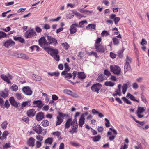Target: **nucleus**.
<instances>
[{
    "label": "nucleus",
    "instance_id": "18",
    "mask_svg": "<svg viewBox=\"0 0 149 149\" xmlns=\"http://www.w3.org/2000/svg\"><path fill=\"white\" fill-rule=\"evenodd\" d=\"M35 113L36 111L33 109L29 110L27 112V115L29 117H33L35 115Z\"/></svg>",
    "mask_w": 149,
    "mask_h": 149
},
{
    "label": "nucleus",
    "instance_id": "49",
    "mask_svg": "<svg viewBox=\"0 0 149 149\" xmlns=\"http://www.w3.org/2000/svg\"><path fill=\"white\" fill-rule=\"evenodd\" d=\"M109 35V32L108 31L104 30L102 31L101 34V36H107Z\"/></svg>",
    "mask_w": 149,
    "mask_h": 149
},
{
    "label": "nucleus",
    "instance_id": "27",
    "mask_svg": "<svg viewBox=\"0 0 149 149\" xmlns=\"http://www.w3.org/2000/svg\"><path fill=\"white\" fill-rule=\"evenodd\" d=\"M107 77H105L104 74H101L98 76L97 80L100 82H102L104 80L107 79Z\"/></svg>",
    "mask_w": 149,
    "mask_h": 149
},
{
    "label": "nucleus",
    "instance_id": "51",
    "mask_svg": "<svg viewBox=\"0 0 149 149\" xmlns=\"http://www.w3.org/2000/svg\"><path fill=\"white\" fill-rule=\"evenodd\" d=\"M137 146H134L135 149H143L142 146L140 143L137 142Z\"/></svg>",
    "mask_w": 149,
    "mask_h": 149
},
{
    "label": "nucleus",
    "instance_id": "21",
    "mask_svg": "<svg viewBox=\"0 0 149 149\" xmlns=\"http://www.w3.org/2000/svg\"><path fill=\"white\" fill-rule=\"evenodd\" d=\"M53 141V139L52 138L48 137L45 141L44 143L45 144L51 145L52 144Z\"/></svg>",
    "mask_w": 149,
    "mask_h": 149
},
{
    "label": "nucleus",
    "instance_id": "41",
    "mask_svg": "<svg viewBox=\"0 0 149 149\" xmlns=\"http://www.w3.org/2000/svg\"><path fill=\"white\" fill-rule=\"evenodd\" d=\"M8 124V123L7 121H5L1 124V127L3 129H5L6 128Z\"/></svg>",
    "mask_w": 149,
    "mask_h": 149
},
{
    "label": "nucleus",
    "instance_id": "42",
    "mask_svg": "<svg viewBox=\"0 0 149 149\" xmlns=\"http://www.w3.org/2000/svg\"><path fill=\"white\" fill-rule=\"evenodd\" d=\"M112 41L114 45H118L119 43V40L116 37L113 38Z\"/></svg>",
    "mask_w": 149,
    "mask_h": 149
},
{
    "label": "nucleus",
    "instance_id": "24",
    "mask_svg": "<svg viewBox=\"0 0 149 149\" xmlns=\"http://www.w3.org/2000/svg\"><path fill=\"white\" fill-rule=\"evenodd\" d=\"M85 118L82 116H81L79 120V125L80 127H82L85 123Z\"/></svg>",
    "mask_w": 149,
    "mask_h": 149
},
{
    "label": "nucleus",
    "instance_id": "64",
    "mask_svg": "<svg viewBox=\"0 0 149 149\" xmlns=\"http://www.w3.org/2000/svg\"><path fill=\"white\" fill-rule=\"evenodd\" d=\"M106 75L107 76H109L111 75V74L110 72L107 70H105L104 71V75Z\"/></svg>",
    "mask_w": 149,
    "mask_h": 149
},
{
    "label": "nucleus",
    "instance_id": "2",
    "mask_svg": "<svg viewBox=\"0 0 149 149\" xmlns=\"http://www.w3.org/2000/svg\"><path fill=\"white\" fill-rule=\"evenodd\" d=\"M37 35L36 32L33 29L27 30L25 33L24 36L26 38H36Z\"/></svg>",
    "mask_w": 149,
    "mask_h": 149
},
{
    "label": "nucleus",
    "instance_id": "7",
    "mask_svg": "<svg viewBox=\"0 0 149 149\" xmlns=\"http://www.w3.org/2000/svg\"><path fill=\"white\" fill-rule=\"evenodd\" d=\"M47 40L48 41L49 46L51 44L56 46L58 44L57 40L55 38L52 36H47Z\"/></svg>",
    "mask_w": 149,
    "mask_h": 149
},
{
    "label": "nucleus",
    "instance_id": "20",
    "mask_svg": "<svg viewBox=\"0 0 149 149\" xmlns=\"http://www.w3.org/2000/svg\"><path fill=\"white\" fill-rule=\"evenodd\" d=\"M129 82H127V83L124 84L122 86V92L124 94H125L127 89L128 88V86L130 85Z\"/></svg>",
    "mask_w": 149,
    "mask_h": 149
},
{
    "label": "nucleus",
    "instance_id": "46",
    "mask_svg": "<svg viewBox=\"0 0 149 149\" xmlns=\"http://www.w3.org/2000/svg\"><path fill=\"white\" fill-rule=\"evenodd\" d=\"M63 92L65 94H67L70 95L71 94L73 93V92L72 91L67 89H64L63 91Z\"/></svg>",
    "mask_w": 149,
    "mask_h": 149
},
{
    "label": "nucleus",
    "instance_id": "47",
    "mask_svg": "<svg viewBox=\"0 0 149 149\" xmlns=\"http://www.w3.org/2000/svg\"><path fill=\"white\" fill-rule=\"evenodd\" d=\"M33 78L35 80L38 81H40L42 79L41 77L37 75H35Z\"/></svg>",
    "mask_w": 149,
    "mask_h": 149
},
{
    "label": "nucleus",
    "instance_id": "38",
    "mask_svg": "<svg viewBox=\"0 0 149 149\" xmlns=\"http://www.w3.org/2000/svg\"><path fill=\"white\" fill-rule=\"evenodd\" d=\"M61 45L66 50H67L70 47L69 45L66 42L62 43L61 44Z\"/></svg>",
    "mask_w": 149,
    "mask_h": 149
},
{
    "label": "nucleus",
    "instance_id": "43",
    "mask_svg": "<svg viewBox=\"0 0 149 149\" xmlns=\"http://www.w3.org/2000/svg\"><path fill=\"white\" fill-rule=\"evenodd\" d=\"M102 41V39L100 38H98L96 40L94 44V46L97 45H101L100 42Z\"/></svg>",
    "mask_w": 149,
    "mask_h": 149
},
{
    "label": "nucleus",
    "instance_id": "63",
    "mask_svg": "<svg viewBox=\"0 0 149 149\" xmlns=\"http://www.w3.org/2000/svg\"><path fill=\"white\" fill-rule=\"evenodd\" d=\"M52 98L53 100H56L58 98V97L56 95L53 94L52 96Z\"/></svg>",
    "mask_w": 149,
    "mask_h": 149
},
{
    "label": "nucleus",
    "instance_id": "17",
    "mask_svg": "<svg viewBox=\"0 0 149 149\" xmlns=\"http://www.w3.org/2000/svg\"><path fill=\"white\" fill-rule=\"evenodd\" d=\"M11 104L15 107H17L18 106V103L15 100L13 97H11L9 99Z\"/></svg>",
    "mask_w": 149,
    "mask_h": 149
},
{
    "label": "nucleus",
    "instance_id": "3",
    "mask_svg": "<svg viewBox=\"0 0 149 149\" xmlns=\"http://www.w3.org/2000/svg\"><path fill=\"white\" fill-rule=\"evenodd\" d=\"M71 129L69 130V132L72 134L77 133V131L78 124L77 120H73L71 123Z\"/></svg>",
    "mask_w": 149,
    "mask_h": 149
},
{
    "label": "nucleus",
    "instance_id": "28",
    "mask_svg": "<svg viewBox=\"0 0 149 149\" xmlns=\"http://www.w3.org/2000/svg\"><path fill=\"white\" fill-rule=\"evenodd\" d=\"M9 134V132L8 131H4L3 133L2 136L0 137V139L3 140L6 139L7 136Z\"/></svg>",
    "mask_w": 149,
    "mask_h": 149
},
{
    "label": "nucleus",
    "instance_id": "29",
    "mask_svg": "<svg viewBox=\"0 0 149 149\" xmlns=\"http://www.w3.org/2000/svg\"><path fill=\"white\" fill-rule=\"evenodd\" d=\"M17 57L18 58L28 59L29 57L26 54L23 53H19L17 54Z\"/></svg>",
    "mask_w": 149,
    "mask_h": 149
},
{
    "label": "nucleus",
    "instance_id": "5",
    "mask_svg": "<svg viewBox=\"0 0 149 149\" xmlns=\"http://www.w3.org/2000/svg\"><path fill=\"white\" fill-rule=\"evenodd\" d=\"M109 130L111 131L112 132L113 134L115 135H112V132L110 131H108L107 133V136L109 137V140L110 141H113L116 137V135L117 134V132L114 129L112 128H110Z\"/></svg>",
    "mask_w": 149,
    "mask_h": 149
},
{
    "label": "nucleus",
    "instance_id": "1",
    "mask_svg": "<svg viewBox=\"0 0 149 149\" xmlns=\"http://www.w3.org/2000/svg\"><path fill=\"white\" fill-rule=\"evenodd\" d=\"M39 45L45 51L50 47L48 41L44 36L42 37L38 40Z\"/></svg>",
    "mask_w": 149,
    "mask_h": 149
},
{
    "label": "nucleus",
    "instance_id": "34",
    "mask_svg": "<svg viewBox=\"0 0 149 149\" xmlns=\"http://www.w3.org/2000/svg\"><path fill=\"white\" fill-rule=\"evenodd\" d=\"M1 78L8 83H10V82L8 77L4 74H1Z\"/></svg>",
    "mask_w": 149,
    "mask_h": 149
},
{
    "label": "nucleus",
    "instance_id": "61",
    "mask_svg": "<svg viewBox=\"0 0 149 149\" xmlns=\"http://www.w3.org/2000/svg\"><path fill=\"white\" fill-rule=\"evenodd\" d=\"M120 20V18L119 17H116L115 18H114V21L115 22V24L117 25L118 24V22H119V21Z\"/></svg>",
    "mask_w": 149,
    "mask_h": 149
},
{
    "label": "nucleus",
    "instance_id": "62",
    "mask_svg": "<svg viewBox=\"0 0 149 149\" xmlns=\"http://www.w3.org/2000/svg\"><path fill=\"white\" fill-rule=\"evenodd\" d=\"M36 138L37 140L39 141H42L43 139V137L41 136L40 135H38L36 136Z\"/></svg>",
    "mask_w": 149,
    "mask_h": 149
},
{
    "label": "nucleus",
    "instance_id": "9",
    "mask_svg": "<svg viewBox=\"0 0 149 149\" xmlns=\"http://www.w3.org/2000/svg\"><path fill=\"white\" fill-rule=\"evenodd\" d=\"M46 52L52 56L58 54L59 52L58 49L50 47L46 50Z\"/></svg>",
    "mask_w": 149,
    "mask_h": 149
},
{
    "label": "nucleus",
    "instance_id": "40",
    "mask_svg": "<svg viewBox=\"0 0 149 149\" xmlns=\"http://www.w3.org/2000/svg\"><path fill=\"white\" fill-rule=\"evenodd\" d=\"M101 138V136L100 135H98L97 136L92 137L93 140L94 142H97L99 141Z\"/></svg>",
    "mask_w": 149,
    "mask_h": 149
},
{
    "label": "nucleus",
    "instance_id": "53",
    "mask_svg": "<svg viewBox=\"0 0 149 149\" xmlns=\"http://www.w3.org/2000/svg\"><path fill=\"white\" fill-rule=\"evenodd\" d=\"M122 99L126 103L130 104H132V103L128 99L125 98V97H122Z\"/></svg>",
    "mask_w": 149,
    "mask_h": 149
},
{
    "label": "nucleus",
    "instance_id": "55",
    "mask_svg": "<svg viewBox=\"0 0 149 149\" xmlns=\"http://www.w3.org/2000/svg\"><path fill=\"white\" fill-rule=\"evenodd\" d=\"M106 121V123H105V125L107 127H109L110 126V123L108 120L105 118L104 119Z\"/></svg>",
    "mask_w": 149,
    "mask_h": 149
},
{
    "label": "nucleus",
    "instance_id": "48",
    "mask_svg": "<svg viewBox=\"0 0 149 149\" xmlns=\"http://www.w3.org/2000/svg\"><path fill=\"white\" fill-rule=\"evenodd\" d=\"M10 88L13 91H16L18 89V87L15 84H13Z\"/></svg>",
    "mask_w": 149,
    "mask_h": 149
},
{
    "label": "nucleus",
    "instance_id": "60",
    "mask_svg": "<svg viewBox=\"0 0 149 149\" xmlns=\"http://www.w3.org/2000/svg\"><path fill=\"white\" fill-rule=\"evenodd\" d=\"M52 134L57 136L58 138H59L60 136L61 133L59 132H54L52 133Z\"/></svg>",
    "mask_w": 149,
    "mask_h": 149
},
{
    "label": "nucleus",
    "instance_id": "54",
    "mask_svg": "<svg viewBox=\"0 0 149 149\" xmlns=\"http://www.w3.org/2000/svg\"><path fill=\"white\" fill-rule=\"evenodd\" d=\"M65 70H67V71H70V68L69 67L68 64L67 63L65 64L64 65Z\"/></svg>",
    "mask_w": 149,
    "mask_h": 149
},
{
    "label": "nucleus",
    "instance_id": "6",
    "mask_svg": "<svg viewBox=\"0 0 149 149\" xmlns=\"http://www.w3.org/2000/svg\"><path fill=\"white\" fill-rule=\"evenodd\" d=\"M110 68L111 71L115 74H119L120 72V68L118 66L112 65L110 66Z\"/></svg>",
    "mask_w": 149,
    "mask_h": 149
},
{
    "label": "nucleus",
    "instance_id": "50",
    "mask_svg": "<svg viewBox=\"0 0 149 149\" xmlns=\"http://www.w3.org/2000/svg\"><path fill=\"white\" fill-rule=\"evenodd\" d=\"M15 97L18 100H21L23 97V95L21 93H16L15 95Z\"/></svg>",
    "mask_w": 149,
    "mask_h": 149
},
{
    "label": "nucleus",
    "instance_id": "16",
    "mask_svg": "<svg viewBox=\"0 0 149 149\" xmlns=\"http://www.w3.org/2000/svg\"><path fill=\"white\" fill-rule=\"evenodd\" d=\"M96 51L97 52L103 53L104 52L105 48L102 45H99L95 46Z\"/></svg>",
    "mask_w": 149,
    "mask_h": 149
},
{
    "label": "nucleus",
    "instance_id": "11",
    "mask_svg": "<svg viewBox=\"0 0 149 149\" xmlns=\"http://www.w3.org/2000/svg\"><path fill=\"white\" fill-rule=\"evenodd\" d=\"M0 105L2 108L8 109L9 107L10 104L7 100H6L4 104L3 100L0 97Z\"/></svg>",
    "mask_w": 149,
    "mask_h": 149
},
{
    "label": "nucleus",
    "instance_id": "36",
    "mask_svg": "<svg viewBox=\"0 0 149 149\" xmlns=\"http://www.w3.org/2000/svg\"><path fill=\"white\" fill-rule=\"evenodd\" d=\"M48 74L51 76H55L56 77H58L60 73L58 72L57 71L53 72H48Z\"/></svg>",
    "mask_w": 149,
    "mask_h": 149
},
{
    "label": "nucleus",
    "instance_id": "33",
    "mask_svg": "<svg viewBox=\"0 0 149 149\" xmlns=\"http://www.w3.org/2000/svg\"><path fill=\"white\" fill-rule=\"evenodd\" d=\"M57 119L56 120V126L60 125L63 121V118H60L59 117H56Z\"/></svg>",
    "mask_w": 149,
    "mask_h": 149
},
{
    "label": "nucleus",
    "instance_id": "59",
    "mask_svg": "<svg viewBox=\"0 0 149 149\" xmlns=\"http://www.w3.org/2000/svg\"><path fill=\"white\" fill-rule=\"evenodd\" d=\"M70 145L73 146H80V145L79 143H77L73 142L72 141L70 142Z\"/></svg>",
    "mask_w": 149,
    "mask_h": 149
},
{
    "label": "nucleus",
    "instance_id": "58",
    "mask_svg": "<svg viewBox=\"0 0 149 149\" xmlns=\"http://www.w3.org/2000/svg\"><path fill=\"white\" fill-rule=\"evenodd\" d=\"M61 17H60V16H59V17H58L56 19H50L49 21H50V22H57V21H58L59 20L61 19Z\"/></svg>",
    "mask_w": 149,
    "mask_h": 149
},
{
    "label": "nucleus",
    "instance_id": "25",
    "mask_svg": "<svg viewBox=\"0 0 149 149\" xmlns=\"http://www.w3.org/2000/svg\"><path fill=\"white\" fill-rule=\"evenodd\" d=\"M8 95V91L6 90L0 92V95L3 98H6Z\"/></svg>",
    "mask_w": 149,
    "mask_h": 149
},
{
    "label": "nucleus",
    "instance_id": "22",
    "mask_svg": "<svg viewBox=\"0 0 149 149\" xmlns=\"http://www.w3.org/2000/svg\"><path fill=\"white\" fill-rule=\"evenodd\" d=\"M72 121L71 118L68 119L65 125V129H68L70 125H71V123Z\"/></svg>",
    "mask_w": 149,
    "mask_h": 149
},
{
    "label": "nucleus",
    "instance_id": "39",
    "mask_svg": "<svg viewBox=\"0 0 149 149\" xmlns=\"http://www.w3.org/2000/svg\"><path fill=\"white\" fill-rule=\"evenodd\" d=\"M105 85L108 86H113L114 85V83L110 81H106L105 83Z\"/></svg>",
    "mask_w": 149,
    "mask_h": 149
},
{
    "label": "nucleus",
    "instance_id": "52",
    "mask_svg": "<svg viewBox=\"0 0 149 149\" xmlns=\"http://www.w3.org/2000/svg\"><path fill=\"white\" fill-rule=\"evenodd\" d=\"M87 23H88L87 22L86 20H83V21H81L79 23V27H80L81 28H82L83 27V25L84 24H87Z\"/></svg>",
    "mask_w": 149,
    "mask_h": 149
},
{
    "label": "nucleus",
    "instance_id": "26",
    "mask_svg": "<svg viewBox=\"0 0 149 149\" xmlns=\"http://www.w3.org/2000/svg\"><path fill=\"white\" fill-rule=\"evenodd\" d=\"M77 75L78 77L81 79H84L86 77V75L83 72H78Z\"/></svg>",
    "mask_w": 149,
    "mask_h": 149
},
{
    "label": "nucleus",
    "instance_id": "10",
    "mask_svg": "<svg viewBox=\"0 0 149 149\" xmlns=\"http://www.w3.org/2000/svg\"><path fill=\"white\" fill-rule=\"evenodd\" d=\"M102 85L99 83H97L93 85L91 87V90L93 92L98 93L99 90L100 89Z\"/></svg>",
    "mask_w": 149,
    "mask_h": 149
},
{
    "label": "nucleus",
    "instance_id": "35",
    "mask_svg": "<svg viewBox=\"0 0 149 149\" xmlns=\"http://www.w3.org/2000/svg\"><path fill=\"white\" fill-rule=\"evenodd\" d=\"M31 102V100H28L25 102H23L21 104V107L22 108L26 107L29 106L30 105H29V104H30Z\"/></svg>",
    "mask_w": 149,
    "mask_h": 149
},
{
    "label": "nucleus",
    "instance_id": "13",
    "mask_svg": "<svg viewBox=\"0 0 149 149\" xmlns=\"http://www.w3.org/2000/svg\"><path fill=\"white\" fill-rule=\"evenodd\" d=\"M15 44V42L11 40H8L6 41L3 45L6 47L8 48L12 46Z\"/></svg>",
    "mask_w": 149,
    "mask_h": 149
},
{
    "label": "nucleus",
    "instance_id": "57",
    "mask_svg": "<svg viewBox=\"0 0 149 149\" xmlns=\"http://www.w3.org/2000/svg\"><path fill=\"white\" fill-rule=\"evenodd\" d=\"M42 145L41 143L39 141H37L36 142V148H40Z\"/></svg>",
    "mask_w": 149,
    "mask_h": 149
},
{
    "label": "nucleus",
    "instance_id": "56",
    "mask_svg": "<svg viewBox=\"0 0 149 149\" xmlns=\"http://www.w3.org/2000/svg\"><path fill=\"white\" fill-rule=\"evenodd\" d=\"M7 36V34L4 32L2 31L0 32V38H4Z\"/></svg>",
    "mask_w": 149,
    "mask_h": 149
},
{
    "label": "nucleus",
    "instance_id": "8",
    "mask_svg": "<svg viewBox=\"0 0 149 149\" xmlns=\"http://www.w3.org/2000/svg\"><path fill=\"white\" fill-rule=\"evenodd\" d=\"M33 129L38 134H41L43 135H45L46 134L45 131L44 132L42 133V127L39 125H36L33 126Z\"/></svg>",
    "mask_w": 149,
    "mask_h": 149
},
{
    "label": "nucleus",
    "instance_id": "44",
    "mask_svg": "<svg viewBox=\"0 0 149 149\" xmlns=\"http://www.w3.org/2000/svg\"><path fill=\"white\" fill-rule=\"evenodd\" d=\"M130 64L125 63L124 66L125 72H127L128 70H130Z\"/></svg>",
    "mask_w": 149,
    "mask_h": 149
},
{
    "label": "nucleus",
    "instance_id": "19",
    "mask_svg": "<svg viewBox=\"0 0 149 149\" xmlns=\"http://www.w3.org/2000/svg\"><path fill=\"white\" fill-rule=\"evenodd\" d=\"M44 118V113L42 112L38 113L36 114V119L38 121H40Z\"/></svg>",
    "mask_w": 149,
    "mask_h": 149
},
{
    "label": "nucleus",
    "instance_id": "30",
    "mask_svg": "<svg viewBox=\"0 0 149 149\" xmlns=\"http://www.w3.org/2000/svg\"><path fill=\"white\" fill-rule=\"evenodd\" d=\"M13 39L15 41H18L21 43H23L25 42L24 39L20 37L14 36Z\"/></svg>",
    "mask_w": 149,
    "mask_h": 149
},
{
    "label": "nucleus",
    "instance_id": "23",
    "mask_svg": "<svg viewBox=\"0 0 149 149\" xmlns=\"http://www.w3.org/2000/svg\"><path fill=\"white\" fill-rule=\"evenodd\" d=\"M33 104L36 105V106L40 108L42 107L43 105L42 104V102L40 100H36L33 102Z\"/></svg>",
    "mask_w": 149,
    "mask_h": 149
},
{
    "label": "nucleus",
    "instance_id": "15",
    "mask_svg": "<svg viewBox=\"0 0 149 149\" xmlns=\"http://www.w3.org/2000/svg\"><path fill=\"white\" fill-rule=\"evenodd\" d=\"M35 139L33 137H30L27 140V144L28 146L33 147L35 146Z\"/></svg>",
    "mask_w": 149,
    "mask_h": 149
},
{
    "label": "nucleus",
    "instance_id": "31",
    "mask_svg": "<svg viewBox=\"0 0 149 149\" xmlns=\"http://www.w3.org/2000/svg\"><path fill=\"white\" fill-rule=\"evenodd\" d=\"M86 29L89 30L90 29L92 31L95 30L96 25L94 24H89L86 27Z\"/></svg>",
    "mask_w": 149,
    "mask_h": 149
},
{
    "label": "nucleus",
    "instance_id": "12",
    "mask_svg": "<svg viewBox=\"0 0 149 149\" xmlns=\"http://www.w3.org/2000/svg\"><path fill=\"white\" fill-rule=\"evenodd\" d=\"M22 91L25 94L28 95H30L32 93V91L29 86L24 87L22 88Z\"/></svg>",
    "mask_w": 149,
    "mask_h": 149
},
{
    "label": "nucleus",
    "instance_id": "37",
    "mask_svg": "<svg viewBox=\"0 0 149 149\" xmlns=\"http://www.w3.org/2000/svg\"><path fill=\"white\" fill-rule=\"evenodd\" d=\"M41 124L42 126L46 127L49 125V122L47 120H45L42 121Z\"/></svg>",
    "mask_w": 149,
    "mask_h": 149
},
{
    "label": "nucleus",
    "instance_id": "4",
    "mask_svg": "<svg viewBox=\"0 0 149 149\" xmlns=\"http://www.w3.org/2000/svg\"><path fill=\"white\" fill-rule=\"evenodd\" d=\"M146 109V108L144 107L138 106L136 114L138 118H141L144 117V115L142 114V113L145 111Z\"/></svg>",
    "mask_w": 149,
    "mask_h": 149
},
{
    "label": "nucleus",
    "instance_id": "45",
    "mask_svg": "<svg viewBox=\"0 0 149 149\" xmlns=\"http://www.w3.org/2000/svg\"><path fill=\"white\" fill-rule=\"evenodd\" d=\"M126 61V62L125 63L130 64L131 63L132 59L130 57H129L128 56H127Z\"/></svg>",
    "mask_w": 149,
    "mask_h": 149
},
{
    "label": "nucleus",
    "instance_id": "32",
    "mask_svg": "<svg viewBox=\"0 0 149 149\" xmlns=\"http://www.w3.org/2000/svg\"><path fill=\"white\" fill-rule=\"evenodd\" d=\"M126 97H129V98L133 101H136L137 102H139V101L136 100L135 98V97L133 95H131L130 93H128Z\"/></svg>",
    "mask_w": 149,
    "mask_h": 149
},
{
    "label": "nucleus",
    "instance_id": "14",
    "mask_svg": "<svg viewBox=\"0 0 149 149\" xmlns=\"http://www.w3.org/2000/svg\"><path fill=\"white\" fill-rule=\"evenodd\" d=\"M79 27V25L76 23L73 24L70 27V31L71 34L75 33L77 31V27Z\"/></svg>",
    "mask_w": 149,
    "mask_h": 149
}]
</instances>
